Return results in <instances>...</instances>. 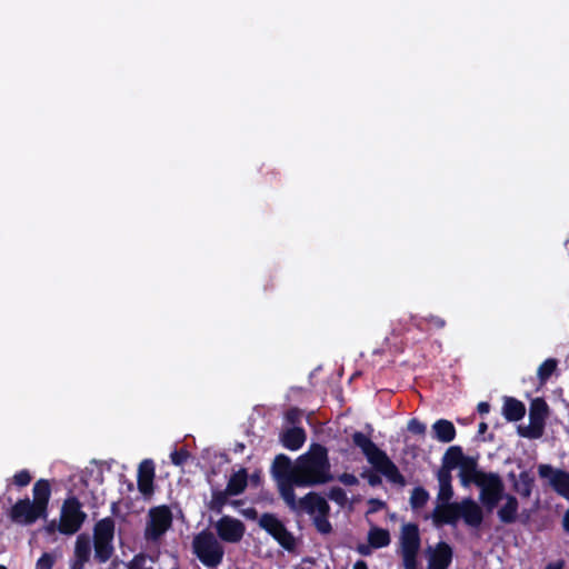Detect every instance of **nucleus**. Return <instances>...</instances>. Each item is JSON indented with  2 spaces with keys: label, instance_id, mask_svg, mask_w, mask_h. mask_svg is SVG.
<instances>
[{
  "label": "nucleus",
  "instance_id": "f257e3e1",
  "mask_svg": "<svg viewBox=\"0 0 569 569\" xmlns=\"http://www.w3.org/2000/svg\"><path fill=\"white\" fill-rule=\"evenodd\" d=\"M331 480L328 449L320 443L311 445L296 461V486L312 487Z\"/></svg>",
  "mask_w": 569,
  "mask_h": 569
},
{
  "label": "nucleus",
  "instance_id": "f03ea898",
  "mask_svg": "<svg viewBox=\"0 0 569 569\" xmlns=\"http://www.w3.org/2000/svg\"><path fill=\"white\" fill-rule=\"evenodd\" d=\"M459 519L468 527L478 529L483 522L482 508L469 497L460 502L441 503L432 512V520L437 526H455Z\"/></svg>",
  "mask_w": 569,
  "mask_h": 569
},
{
  "label": "nucleus",
  "instance_id": "7ed1b4c3",
  "mask_svg": "<svg viewBox=\"0 0 569 569\" xmlns=\"http://www.w3.org/2000/svg\"><path fill=\"white\" fill-rule=\"evenodd\" d=\"M352 442L356 447L360 448L375 470L385 476L389 482L401 487L406 485V478L395 462L367 435L356 431L352 435Z\"/></svg>",
  "mask_w": 569,
  "mask_h": 569
},
{
  "label": "nucleus",
  "instance_id": "20e7f679",
  "mask_svg": "<svg viewBox=\"0 0 569 569\" xmlns=\"http://www.w3.org/2000/svg\"><path fill=\"white\" fill-rule=\"evenodd\" d=\"M302 511L313 516V526L321 535L332 532V525L329 521L330 506L328 501L317 492H308L301 498Z\"/></svg>",
  "mask_w": 569,
  "mask_h": 569
},
{
  "label": "nucleus",
  "instance_id": "39448f33",
  "mask_svg": "<svg viewBox=\"0 0 569 569\" xmlns=\"http://www.w3.org/2000/svg\"><path fill=\"white\" fill-rule=\"evenodd\" d=\"M193 552L204 566L214 568L223 559L224 550L212 532L202 531L193 539Z\"/></svg>",
  "mask_w": 569,
  "mask_h": 569
},
{
  "label": "nucleus",
  "instance_id": "423d86ee",
  "mask_svg": "<svg viewBox=\"0 0 569 569\" xmlns=\"http://www.w3.org/2000/svg\"><path fill=\"white\" fill-rule=\"evenodd\" d=\"M421 538L417 523L409 522L402 526L400 533V555L405 569L418 568V553Z\"/></svg>",
  "mask_w": 569,
  "mask_h": 569
},
{
  "label": "nucleus",
  "instance_id": "0eeeda50",
  "mask_svg": "<svg viewBox=\"0 0 569 569\" xmlns=\"http://www.w3.org/2000/svg\"><path fill=\"white\" fill-rule=\"evenodd\" d=\"M86 519L87 513L82 510L80 500L76 496L66 498L60 510V533L64 536L77 533Z\"/></svg>",
  "mask_w": 569,
  "mask_h": 569
},
{
  "label": "nucleus",
  "instance_id": "6e6552de",
  "mask_svg": "<svg viewBox=\"0 0 569 569\" xmlns=\"http://www.w3.org/2000/svg\"><path fill=\"white\" fill-rule=\"evenodd\" d=\"M480 489L479 500L487 512L493 511L505 497V483L496 472H488L477 485Z\"/></svg>",
  "mask_w": 569,
  "mask_h": 569
},
{
  "label": "nucleus",
  "instance_id": "1a4fd4ad",
  "mask_svg": "<svg viewBox=\"0 0 569 569\" xmlns=\"http://www.w3.org/2000/svg\"><path fill=\"white\" fill-rule=\"evenodd\" d=\"M259 526L268 532L283 549L291 552L296 549V538L276 515L264 512L259 519Z\"/></svg>",
  "mask_w": 569,
  "mask_h": 569
},
{
  "label": "nucleus",
  "instance_id": "9d476101",
  "mask_svg": "<svg viewBox=\"0 0 569 569\" xmlns=\"http://www.w3.org/2000/svg\"><path fill=\"white\" fill-rule=\"evenodd\" d=\"M172 525V513L168 506L150 509L144 538L149 541L159 540Z\"/></svg>",
  "mask_w": 569,
  "mask_h": 569
},
{
  "label": "nucleus",
  "instance_id": "9b49d317",
  "mask_svg": "<svg viewBox=\"0 0 569 569\" xmlns=\"http://www.w3.org/2000/svg\"><path fill=\"white\" fill-rule=\"evenodd\" d=\"M7 516L11 522L21 526H30L38 519H44L47 517L28 497L19 499L14 505H12L8 509Z\"/></svg>",
  "mask_w": 569,
  "mask_h": 569
},
{
  "label": "nucleus",
  "instance_id": "f8f14e48",
  "mask_svg": "<svg viewBox=\"0 0 569 569\" xmlns=\"http://www.w3.org/2000/svg\"><path fill=\"white\" fill-rule=\"evenodd\" d=\"M216 531L218 537L228 543H238L242 540L244 532H246V526L244 523L231 516H222L217 522H216Z\"/></svg>",
  "mask_w": 569,
  "mask_h": 569
},
{
  "label": "nucleus",
  "instance_id": "ddd939ff",
  "mask_svg": "<svg viewBox=\"0 0 569 569\" xmlns=\"http://www.w3.org/2000/svg\"><path fill=\"white\" fill-rule=\"evenodd\" d=\"M538 473L541 478H549L552 489L562 498L569 500V472L553 469L551 465H539Z\"/></svg>",
  "mask_w": 569,
  "mask_h": 569
},
{
  "label": "nucleus",
  "instance_id": "4468645a",
  "mask_svg": "<svg viewBox=\"0 0 569 569\" xmlns=\"http://www.w3.org/2000/svg\"><path fill=\"white\" fill-rule=\"evenodd\" d=\"M427 569H448L452 562L453 549L446 541H439L435 547H428Z\"/></svg>",
  "mask_w": 569,
  "mask_h": 569
},
{
  "label": "nucleus",
  "instance_id": "2eb2a0df",
  "mask_svg": "<svg viewBox=\"0 0 569 569\" xmlns=\"http://www.w3.org/2000/svg\"><path fill=\"white\" fill-rule=\"evenodd\" d=\"M154 477H156V467L154 462L151 459H144L140 462L138 467V479L137 486L138 490L144 496L149 497L154 491Z\"/></svg>",
  "mask_w": 569,
  "mask_h": 569
},
{
  "label": "nucleus",
  "instance_id": "dca6fc26",
  "mask_svg": "<svg viewBox=\"0 0 569 569\" xmlns=\"http://www.w3.org/2000/svg\"><path fill=\"white\" fill-rule=\"evenodd\" d=\"M91 556V540L87 533L77 537L74 545L73 559L69 569H83Z\"/></svg>",
  "mask_w": 569,
  "mask_h": 569
},
{
  "label": "nucleus",
  "instance_id": "f3484780",
  "mask_svg": "<svg viewBox=\"0 0 569 569\" xmlns=\"http://www.w3.org/2000/svg\"><path fill=\"white\" fill-rule=\"evenodd\" d=\"M459 478L461 486L469 487L471 483L478 485L479 481L488 473L478 469L477 459L469 457L459 467Z\"/></svg>",
  "mask_w": 569,
  "mask_h": 569
},
{
  "label": "nucleus",
  "instance_id": "a211bd4d",
  "mask_svg": "<svg viewBox=\"0 0 569 569\" xmlns=\"http://www.w3.org/2000/svg\"><path fill=\"white\" fill-rule=\"evenodd\" d=\"M271 472L277 482L293 479L296 477V465H292L288 456L279 453L274 457Z\"/></svg>",
  "mask_w": 569,
  "mask_h": 569
},
{
  "label": "nucleus",
  "instance_id": "6ab92c4d",
  "mask_svg": "<svg viewBox=\"0 0 569 569\" xmlns=\"http://www.w3.org/2000/svg\"><path fill=\"white\" fill-rule=\"evenodd\" d=\"M510 481H512V489L517 492L521 498L528 499L531 497L533 487H535V477L530 473V471H521L517 477L515 472H509L508 475Z\"/></svg>",
  "mask_w": 569,
  "mask_h": 569
},
{
  "label": "nucleus",
  "instance_id": "aec40b11",
  "mask_svg": "<svg viewBox=\"0 0 569 569\" xmlns=\"http://www.w3.org/2000/svg\"><path fill=\"white\" fill-rule=\"evenodd\" d=\"M505 503L498 509L497 517L503 525H512L518 520L519 501L516 496L506 493Z\"/></svg>",
  "mask_w": 569,
  "mask_h": 569
},
{
  "label": "nucleus",
  "instance_id": "412c9836",
  "mask_svg": "<svg viewBox=\"0 0 569 569\" xmlns=\"http://www.w3.org/2000/svg\"><path fill=\"white\" fill-rule=\"evenodd\" d=\"M33 500L32 502L36 507L44 513L48 515V505L51 497V485L47 479H39L34 482L32 488Z\"/></svg>",
  "mask_w": 569,
  "mask_h": 569
},
{
  "label": "nucleus",
  "instance_id": "4be33fe9",
  "mask_svg": "<svg viewBox=\"0 0 569 569\" xmlns=\"http://www.w3.org/2000/svg\"><path fill=\"white\" fill-rule=\"evenodd\" d=\"M469 456H465L460 446L449 447L442 456L441 467L438 471L451 473V471L462 465Z\"/></svg>",
  "mask_w": 569,
  "mask_h": 569
},
{
  "label": "nucleus",
  "instance_id": "5701e85b",
  "mask_svg": "<svg viewBox=\"0 0 569 569\" xmlns=\"http://www.w3.org/2000/svg\"><path fill=\"white\" fill-rule=\"evenodd\" d=\"M295 479H296V477L293 479L278 481L277 483H278L279 493H280L281 498L283 499V501L286 502V505L292 511L299 512V511H302V505H301V499L297 500V497L295 493V489H293V487L296 486V481H293Z\"/></svg>",
  "mask_w": 569,
  "mask_h": 569
},
{
  "label": "nucleus",
  "instance_id": "b1692460",
  "mask_svg": "<svg viewBox=\"0 0 569 569\" xmlns=\"http://www.w3.org/2000/svg\"><path fill=\"white\" fill-rule=\"evenodd\" d=\"M306 431L301 427L289 428L280 436L282 446L291 451L299 450L306 442Z\"/></svg>",
  "mask_w": 569,
  "mask_h": 569
},
{
  "label": "nucleus",
  "instance_id": "393cba45",
  "mask_svg": "<svg viewBox=\"0 0 569 569\" xmlns=\"http://www.w3.org/2000/svg\"><path fill=\"white\" fill-rule=\"evenodd\" d=\"M502 415L507 421L516 422L526 415V406L522 401L513 397H503Z\"/></svg>",
  "mask_w": 569,
  "mask_h": 569
},
{
  "label": "nucleus",
  "instance_id": "a878e982",
  "mask_svg": "<svg viewBox=\"0 0 569 569\" xmlns=\"http://www.w3.org/2000/svg\"><path fill=\"white\" fill-rule=\"evenodd\" d=\"M432 438L442 443L451 442L457 435L455 425L447 419H438L431 427Z\"/></svg>",
  "mask_w": 569,
  "mask_h": 569
},
{
  "label": "nucleus",
  "instance_id": "bb28decb",
  "mask_svg": "<svg viewBox=\"0 0 569 569\" xmlns=\"http://www.w3.org/2000/svg\"><path fill=\"white\" fill-rule=\"evenodd\" d=\"M549 415L548 403L543 398H535L529 408V419L531 423H536L545 429L546 419Z\"/></svg>",
  "mask_w": 569,
  "mask_h": 569
},
{
  "label": "nucleus",
  "instance_id": "cd10ccee",
  "mask_svg": "<svg viewBox=\"0 0 569 569\" xmlns=\"http://www.w3.org/2000/svg\"><path fill=\"white\" fill-rule=\"evenodd\" d=\"M114 520L106 517L96 522L93 527V541H111L114 538Z\"/></svg>",
  "mask_w": 569,
  "mask_h": 569
},
{
  "label": "nucleus",
  "instance_id": "c85d7f7f",
  "mask_svg": "<svg viewBox=\"0 0 569 569\" xmlns=\"http://www.w3.org/2000/svg\"><path fill=\"white\" fill-rule=\"evenodd\" d=\"M367 539L373 549L388 547L391 542L389 530L378 526H372L369 529Z\"/></svg>",
  "mask_w": 569,
  "mask_h": 569
},
{
  "label": "nucleus",
  "instance_id": "c756f323",
  "mask_svg": "<svg viewBox=\"0 0 569 569\" xmlns=\"http://www.w3.org/2000/svg\"><path fill=\"white\" fill-rule=\"evenodd\" d=\"M437 480L439 482L438 501L441 503L450 502L453 497L451 473L437 471Z\"/></svg>",
  "mask_w": 569,
  "mask_h": 569
},
{
  "label": "nucleus",
  "instance_id": "7c9ffc66",
  "mask_svg": "<svg viewBox=\"0 0 569 569\" xmlns=\"http://www.w3.org/2000/svg\"><path fill=\"white\" fill-rule=\"evenodd\" d=\"M248 485V473L244 468H241L237 472L232 473L228 480L226 489L231 496H238L242 493Z\"/></svg>",
  "mask_w": 569,
  "mask_h": 569
},
{
  "label": "nucleus",
  "instance_id": "2f4dec72",
  "mask_svg": "<svg viewBox=\"0 0 569 569\" xmlns=\"http://www.w3.org/2000/svg\"><path fill=\"white\" fill-rule=\"evenodd\" d=\"M94 559L98 563H106L113 555L111 541H93Z\"/></svg>",
  "mask_w": 569,
  "mask_h": 569
},
{
  "label": "nucleus",
  "instance_id": "473e14b6",
  "mask_svg": "<svg viewBox=\"0 0 569 569\" xmlns=\"http://www.w3.org/2000/svg\"><path fill=\"white\" fill-rule=\"evenodd\" d=\"M231 496L227 489L224 490H218L213 489L211 495V500L208 502L207 507L209 510L221 513L223 507L228 502V497Z\"/></svg>",
  "mask_w": 569,
  "mask_h": 569
},
{
  "label": "nucleus",
  "instance_id": "72a5a7b5",
  "mask_svg": "<svg viewBox=\"0 0 569 569\" xmlns=\"http://www.w3.org/2000/svg\"><path fill=\"white\" fill-rule=\"evenodd\" d=\"M429 498V492L423 487L418 486L411 491L409 502L413 510H419L427 505Z\"/></svg>",
  "mask_w": 569,
  "mask_h": 569
},
{
  "label": "nucleus",
  "instance_id": "f704fd0d",
  "mask_svg": "<svg viewBox=\"0 0 569 569\" xmlns=\"http://www.w3.org/2000/svg\"><path fill=\"white\" fill-rule=\"evenodd\" d=\"M32 481V475L28 469H21L16 472L10 479H7V490L14 486L17 488H24Z\"/></svg>",
  "mask_w": 569,
  "mask_h": 569
},
{
  "label": "nucleus",
  "instance_id": "c9c22d12",
  "mask_svg": "<svg viewBox=\"0 0 569 569\" xmlns=\"http://www.w3.org/2000/svg\"><path fill=\"white\" fill-rule=\"evenodd\" d=\"M558 361L555 358L546 359L538 368L537 376L540 383H546L556 371Z\"/></svg>",
  "mask_w": 569,
  "mask_h": 569
},
{
  "label": "nucleus",
  "instance_id": "e433bc0d",
  "mask_svg": "<svg viewBox=\"0 0 569 569\" xmlns=\"http://www.w3.org/2000/svg\"><path fill=\"white\" fill-rule=\"evenodd\" d=\"M517 432L520 437L523 438L538 439L542 436L543 429L536 423L530 422L529 426H518Z\"/></svg>",
  "mask_w": 569,
  "mask_h": 569
},
{
  "label": "nucleus",
  "instance_id": "4c0bfd02",
  "mask_svg": "<svg viewBox=\"0 0 569 569\" xmlns=\"http://www.w3.org/2000/svg\"><path fill=\"white\" fill-rule=\"evenodd\" d=\"M57 560L56 552H43L37 560L34 569H53Z\"/></svg>",
  "mask_w": 569,
  "mask_h": 569
},
{
  "label": "nucleus",
  "instance_id": "58836bf2",
  "mask_svg": "<svg viewBox=\"0 0 569 569\" xmlns=\"http://www.w3.org/2000/svg\"><path fill=\"white\" fill-rule=\"evenodd\" d=\"M327 496L330 500L335 501L341 507H343L348 501L347 493L341 487L330 488Z\"/></svg>",
  "mask_w": 569,
  "mask_h": 569
},
{
  "label": "nucleus",
  "instance_id": "ea45409f",
  "mask_svg": "<svg viewBox=\"0 0 569 569\" xmlns=\"http://www.w3.org/2000/svg\"><path fill=\"white\" fill-rule=\"evenodd\" d=\"M407 429L409 432L417 436H425L426 433V425L417 418H412L408 421Z\"/></svg>",
  "mask_w": 569,
  "mask_h": 569
},
{
  "label": "nucleus",
  "instance_id": "a19ab883",
  "mask_svg": "<svg viewBox=\"0 0 569 569\" xmlns=\"http://www.w3.org/2000/svg\"><path fill=\"white\" fill-rule=\"evenodd\" d=\"M284 417L288 423L292 425L293 427H297L296 425L299 423L301 420L302 411L297 407H292L287 410Z\"/></svg>",
  "mask_w": 569,
  "mask_h": 569
},
{
  "label": "nucleus",
  "instance_id": "79ce46f5",
  "mask_svg": "<svg viewBox=\"0 0 569 569\" xmlns=\"http://www.w3.org/2000/svg\"><path fill=\"white\" fill-rule=\"evenodd\" d=\"M170 458L174 466H182L189 458V452L186 449L174 450L171 452Z\"/></svg>",
  "mask_w": 569,
  "mask_h": 569
},
{
  "label": "nucleus",
  "instance_id": "37998d69",
  "mask_svg": "<svg viewBox=\"0 0 569 569\" xmlns=\"http://www.w3.org/2000/svg\"><path fill=\"white\" fill-rule=\"evenodd\" d=\"M146 560L147 557L144 553L140 552L136 555L132 560L128 563V569H152V568H146Z\"/></svg>",
  "mask_w": 569,
  "mask_h": 569
},
{
  "label": "nucleus",
  "instance_id": "c03bdc74",
  "mask_svg": "<svg viewBox=\"0 0 569 569\" xmlns=\"http://www.w3.org/2000/svg\"><path fill=\"white\" fill-rule=\"evenodd\" d=\"M425 321H426L428 325H430V326H432L433 328H436V329H442V328H445V326H446V321H445V319H442V318H441V317H439V316H435V315H430V316L426 317V318H425Z\"/></svg>",
  "mask_w": 569,
  "mask_h": 569
},
{
  "label": "nucleus",
  "instance_id": "a18cd8bd",
  "mask_svg": "<svg viewBox=\"0 0 569 569\" xmlns=\"http://www.w3.org/2000/svg\"><path fill=\"white\" fill-rule=\"evenodd\" d=\"M362 477L368 480V483L371 487H378L382 482L380 476L378 473H376V472H372V471H369L367 473H362Z\"/></svg>",
  "mask_w": 569,
  "mask_h": 569
},
{
  "label": "nucleus",
  "instance_id": "49530a36",
  "mask_svg": "<svg viewBox=\"0 0 569 569\" xmlns=\"http://www.w3.org/2000/svg\"><path fill=\"white\" fill-rule=\"evenodd\" d=\"M369 510H368V513H373V512H377L381 509H383L386 507V502L380 500V499H376V498H371L369 501Z\"/></svg>",
  "mask_w": 569,
  "mask_h": 569
},
{
  "label": "nucleus",
  "instance_id": "de8ad7c7",
  "mask_svg": "<svg viewBox=\"0 0 569 569\" xmlns=\"http://www.w3.org/2000/svg\"><path fill=\"white\" fill-rule=\"evenodd\" d=\"M339 480L346 486H357L358 478L353 473L345 472L339 477Z\"/></svg>",
  "mask_w": 569,
  "mask_h": 569
},
{
  "label": "nucleus",
  "instance_id": "09e8293b",
  "mask_svg": "<svg viewBox=\"0 0 569 569\" xmlns=\"http://www.w3.org/2000/svg\"><path fill=\"white\" fill-rule=\"evenodd\" d=\"M46 531H47V533H49V535H53V533H56L57 531H58V532H60V521L51 520V521L46 526Z\"/></svg>",
  "mask_w": 569,
  "mask_h": 569
},
{
  "label": "nucleus",
  "instance_id": "8fccbe9b",
  "mask_svg": "<svg viewBox=\"0 0 569 569\" xmlns=\"http://www.w3.org/2000/svg\"><path fill=\"white\" fill-rule=\"evenodd\" d=\"M371 549H373L370 543L368 542V545H365V543H359L357 546V551L361 555V556H370L371 555Z\"/></svg>",
  "mask_w": 569,
  "mask_h": 569
},
{
  "label": "nucleus",
  "instance_id": "3c124183",
  "mask_svg": "<svg viewBox=\"0 0 569 569\" xmlns=\"http://www.w3.org/2000/svg\"><path fill=\"white\" fill-rule=\"evenodd\" d=\"M477 410L480 415H486L490 411V405L487 401H481L478 403Z\"/></svg>",
  "mask_w": 569,
  "mask_h": 569
},
{
  "label": "nucleus",
  "instance_id": "603ef678",
  "mask_svg": "<svg viewBox=\"0 0 569 569\" xmlns=\"http://www.w3.org/2000/svg\"><path fill=\"white\" fill-rule=\"evenodd\" d=\"M563 567H565V561L558 560V561L549 562L545 569H563Z\"/></svg>",
  "mask_w": 569,
  "mask_h": 569
},
{
  "label": "nucleus",
  "instance_id": "864d4df0",
  "mask_svg": "<svg viewBox=\"0 0 569 569\" xmlns=\"http://www.w3.org/2000/svg\"><path fill=\"white\" fill-rule=\"evenodd\" d=\"M352 569H368V565L365 560H357Z\"/></svg>",
  "mask_w": 569,
  "mask_h": 569
},
{
  "label": "nucleus",
  "instance_id": "5fc2aeb1",
  "mask_svg": "<svg viewBox=\"0 0 569 569\" xmlns=\"http://www.w3.org/2000/svg\"><path fill=\"white\" fill-rule=\"evenodd\" d=\"M563 529L569 532V509L566 511L562 519Z\"/></svg>",
  "mask_w": 569,
  "mask_h": 569
},
{
  "label": "nucleus",
  "instance_id": "6e6d98bb",
  "mask_svg": "<svg viewBox=\"0 0 569 569\" xmlns=\"http://www.w3.org/2000/svg\"><path fill=\"white\" fill-rule=\"evenodd\" d=\"M246 516L249 517V518L254 519L257 517V510L253 509V508L247 509L246 510Z\"/></svg>",
  "mask_w": 569,
  "mask_h": 569
},
{
  "label": "nucleus",
  "instance_id": "4d7b16f0",
  "mask_svg": "<svg viewBox=\"0 0 569 569\" xmlns=\"http://www.w3.org/2000/svg\"><path fill=\"white\" fill-rule=\"evenodd\" d=\"M488 429V425L486 422H480L479 426H478V432L479 433H485Z\"/></svg>",
  "mask_w": 569,
  "mask_h": 569
},
{
  "label": "nucleus",
  "instance_id": "13d9d810",
  "mask_svg": "<svg viewBox=\"0 0 569 569\" xmlns=\"http://www.w3.org/2000/svg\"><path fill=\"white\" fill-rule=\"evenodd\" d=\"M522 516H525V519H522L521 521H522V523H526L529 519V513L527 511H523Z\"/></svg>",
  "mask_w": 569,
  "mask_h": 569
},
{
  "label": "nucleus",
  "instance_id": "bf43d9fd",
  "mask_svg": "<svg viewBox=\"0 0 569 569\" xmlns=\"http://www.w3.org/2000/svg\"><path fill=\"white\" fill-rule=\"evenodd\" d=\"M253 481H259V476H252Z\"/></svg>",
  "mask_w": 569,
  "mask_h": 569
},
{
  "label": "nucleus",
  "instance_id": "052dcab7",
  "mask_svg": "<svg viewBox=\"0 0 569 569\" xmlns=\"http://www.w3.org/2000/svg\"><path fill=\"white\" fill-rule=\"evenodd\" d=\"M0 569H8V568L3 565H0Z\"/></svg>",
  "mask_w": 569,
  "mask_h": 569
}]
</instances>
